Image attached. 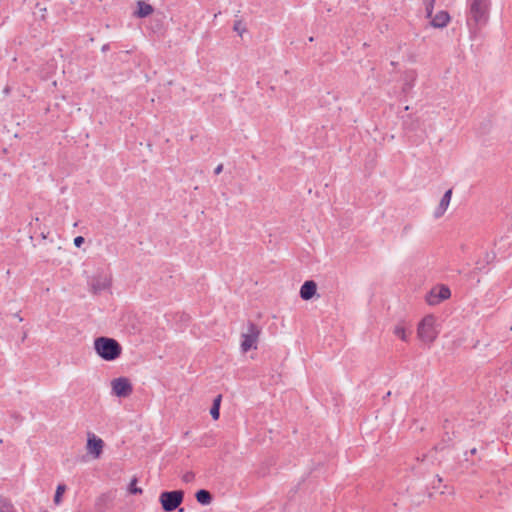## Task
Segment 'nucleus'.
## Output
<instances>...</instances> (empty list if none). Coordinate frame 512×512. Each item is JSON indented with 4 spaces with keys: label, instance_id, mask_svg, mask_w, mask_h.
<instances>
[{
    "label": "nucleus",
    "instance_id": "nucleus-28",
    "mask_svg": "<svg viewBox=\"0 0 512 512\" xmlns=\"http://www.w3.org/2000/svg\"><path fill=\"white\" fill-rule=\"evenodd\" d=\"M495 258V255L492 254L490 255L489 253H486V261L489 262L490 260L494 259Z\"/></svg>",
    "mask_w": 512,
    "mask_h": 512
},
{
    "label": "nucleus",
    "instance_id": "nucleus-12",
    "mask_svg": "<svg viewBox=\"0 0 512 512\" xmlns=\"http://www.w3.org/2000/svg\"><path fill=\"white\" fill-rule=\"evenodd\" d=\"M112 498L108 493H103L99 495L94 503L95 510L97 512H105L108 508V504L111 502Z\"/></svg>",
    "mask_w": 512,
    "mask_h": 512
},
{
    "label": "nucleus",
    "instance_id": "nucleus-17",
    "mask_svg": "<svg viewBox=\"0 0 512 512\" xmlns=\"http://www.w3.org/2000/svg\"><path fill=\"white\" fill-rule=\"evenodd\" d=\"M137 482L138 479L136 477H133L127 487V491L129 494L141 495L143 493V489L137 486Z\"/></svg>",
    "mask_w": 512,
    "mask_h": 512
},
{
    "label": "nucleus",
    "instance_id": "nucleus-21",
    "mask_svg": "<svg viewBox=\"0 0 512 512\" xmlns=\"http://www.w3.org/2000/svg\"><path fill=\"white\" fill-rule=\"evenodd\" d=\"M415 76H412L410 80H406L403 84L402 90L408 93L414 86Z\"/></svg>",
    "mask_w": 512,
    "mask_h": 512
},
{
    "label": "nucleus",
    "instance_id": "nucleus-20",
    "mask_svg": "<svg viewBox=\"0 0 512 512\" xmlns=\"http://www.w3.org/2000/svg\"><path fill=\"white\" fill-rule=\"evenodd\" d=\"M428 17L432 16L435 0H423Z\"/></svg>",
    "mask_w": 512,
    "mask_h": 512
},
{
    "label": "nucleus",
    "instance_id": "nucleus-32",
    "mask_svg": "<svg viewBox=\"0 0 512 512\" xmlns=\"http://www.w3.org/2000/svg\"><path fill=\"white\" fill-rule=\"evenodd\" d=\"M40 11L44 12V11H46V8H40Z\"/></svg>",
    "mask_w": 512,
    "mask_h": 512
},
{
    "label": "nucleus",
    "instance_id": "nucleus-31",
    "mask_svg": "<svg viewBox=\"0 0 512 512\" xmlns=\"http://www.w3.org/2000/svg\"><path fill=\"white\" fill-rule=\"evenodd\" d=\"M390 395H391V392H390V391H388V392H387V394H386V396H384V399H386V398H387V397H389Z\"/></svg>",
    "mask_w": 512,
    "mask_h": 512
},
{
    "label": "nucleus",
    "instance_id": "nucleus-29",
    "mask_svg": "<svg viewBox=\"0 0 512 512\" xmlns=\"http://www.w3.org/2000/svg\"><path fill=\"white\" fill-rule=\"evenodd\" d=\"M477 453V449L476 448H472L470 451H469V454L470 455H476Z\"/></svg>",
    "mask_w": 512,
    "mask_h": 512
},
{
    "label": "nucleus",
    "instance_id": "nucleus-8",
    "mask_svg": "<svg viewBox=\"0 0 512 512\" xmlns=\"http://www.w3.org/2000/svg\"><path fill=\"white\" fill-rule=\"evenodd\" d=\"M104 441L95 434H88L87 450L95 458H99L103 452Z\"/></svg>",
    "mask_w": 512,
    "mask_h": 512
},
{
    "label": "nucleus",
    "instance_id": "nucleus-6",
    "mask_svg": "<svg viewBox=\"0 0 512 512\" xmlns=\"http://www.w3.org/2000/svg\"><path fill=\"white\" fill-rule=\"evenodd\" d=\"M451 297V290L447 285L441 284L434 286L425 296L428 305L436 306L442 301Z\"/></svg>",
    "mask_w": 512,
    "mask_h": 512
},
{
    "label": "nucleus",
    "instance_id": "nucleus-4",
    "mask_svg": "<svg viewBox=\"0 0 512 512\" xmlns=\"http://www.w3.org/2000/svg\"><path fill=\"white\" fill-rule=\"evenodd\" d=\"M417 334L426 343H431L436 339L438 332L435 329V317L433 315H427L421 320Z\"/></svg>",
    "mask_w": 512,
    "mask_h": 512
},
{
    "label": "nucleus",
    "instance_id": "nucleus-27",
    "mask_svg": "<svg viewBox=\"0 0 512 512\" xmlns=\"http://www.w3.org/2000/svg\"><path fill=\"white\" fill-rule=\"evenodd\" d=\"M109 49H110V45L107 43V44H104L102 46L101 51L102 52H107Z\"/></svg>",
    "mask_w": 512,
    "mask_h": 512
},
{
    "label": "nucleus",
    "instance_id": "nucleus-16",
    "mask_svg": "<svg viewBox=\"0 0 512 512\" xmlns=\"http://www.w3.org/2000/svg\"><path fill=\"white\" fill-rule=\"evenodd\" d=\"M67 486L64 483H59L56 487L55 495H54V503L59 505L62 502V496L65 493Z\"/></svg>",
    "mask_w": 512,
    "mask_h": 512
},
{
    "label": "nucleus",
    "instance_id": "nucleus-25",
    "mask_svg": "<svg viewBox=\"0 0 512 512\" xmlns=\"http://www.w3.org/2000/svg\"><path fill=\"white\" fill-rule=\"evenodd\" d=\"M73 242L75 247L80 248L84 244L85 238L83 236H77L74 238Z\"/></svg>",
    "mask_w": 512,
    "mask_h": 512
},
{
    "label": "nucleus",
    "instance_id": "nucleus-10",
    "mask_svg": "<svg viewBox=\"0 0 512 512\" xmlns=\"http://www.w3.org/2000/svg\"><path fill=\"white\" fill-rule=\"evenodd\" d=\"M317 292V284L314 280L305 281L300 288V297L303 300L312 299Z\"/></svg>",
    "mask_w": 512,
    "mask_h": 512
},
{
    "label": "nucleus",
    "instance_id": "nucleus-13",
    "mask_svg": "<svg viewBox=\"0 0 512 512\" xmlns=\"http://www.w3.org/2000/svg\"><path fill=\"white\" fill-rule=\"evenodd\" d=\"M154 11V8L152 5L144 2V1H138L137 2V9L134 12V15L138 18H145L152 14Z\"/></svg>",
    "mask_w": 512,
    "mask_h": 512
},
{
    "label": "nucleus",
    "instance_id": "nucleus-23",
    "mask_svg": "<svg viewBox=\"0 0 512 512\" xmlns=\"http://www.w3.org/2000/svg\"><path fill=\"white\" fill-rule=\"evenodd\" d=\"M194 479L195 474L192 471H188L182 476V481L185 483H191Z\"/></svg>",
    "mask_w": 512,
    "mask_h": 512
},
{
    "label": "nucleus",
    "instance_id": "nucleus-22",
    "mask_svg": "<svg viewBox=\"0 0 512 512\" xmlns=\"http://www.w3.org/2000/svg\"><path fill=\"white\" fill-rule=\"evenodd\" d=\"M233 30L236 31L239 35H242L243 32H245L246 28H245L244 24L242 23V21L237 20L234 23Z\"/></svg>",
    "mask_w": 512,
    "mask_h": 512
},
{
    "label": "nucleus",
    "instance_id": "nucleus-18",
    "mask_svg": "<svg viewBox=\"0 0 512 512\" xmlns=\"http://www.w3.org/2000/svg\"><path fill=\"white\" fill-rule=\"evenodd\" d=\"M0 512H17L10 500L0 498Z\"/></svg>",
    "mask_w": 512,
    "mask_h": 512
},
{
    "label": "nucleus",
    "instance_id": "nucleus-15",
    "mask_svg": "<svg viewBox=\"0 0 512 512\" xmlns=\"http://www.w3.org/2000/svg\"><path fill=\"white\" fill-rule=\"evenodd\" d=\"M222 395H217L212 403L210 408V415L213 420H218L220 417V405H221Z\"/></svg>",
    "mask_w": 512,
    "mask_h": 512
},
{
    "label": "nucleus",
    "instance_id": "nucleus-19",
    "mask_svg": "<svg viewBox=\"0 0 512 512\" xmlns=\"http://www.w3.org/2000/svg\"><path fill=\"white\" fill-rule=\"evenodd\" d=\"M394 334L403 341H407L406 329L403 325H397L394 328Z\"/></svg>",
    "mask_w": 512,
    "mask_h": 512
},
{
    "label": "nucleus",
    "instance_id": "nucleus-5",
    "mask_svg": "<svg viewBox=\"0 0 512 512\" xmlns=\"http://www.w3.org/2000/svg\"><path fill=\"white\" fill-rule=\"evenodd\" d=\"M260 328L257 324L252 321H249L247 324V332L241 335V350L243 352H248L251 349L257 348V340L260 335Z\"/></svg>",
    "mask_w": 512,
    "mask_h": 512
},
{
    "label": "nucleus",
    "instance_id": "nucleus-14",
    "mask_svg": "<svg viewBox=\"0 0 512 512\" xmlns=\"http://www.w3.org/2000/svg\"><path fill=\"white\" fill-rule=\"evenodd\" d=\"M195 498L197 502L203 506L209 505L213 501L212 493L206 489H199L196 491Z\"/></svg>",
    "mask_w": 512,
    "mask_h": 512
},
{
    "label": "nucleus",
    "instance_id": "nucleus-3",
    "mask_svg": "<svg viewBox=\"0 0 512 512\" xmlns=\"http://www.w3.org/2000/svg\"><path fill=\"white\" fill-rule=\"evenodd\" d=\"M185 492L181 489L172 491H163L159 496V502L163 511L172 512L176 510L184 501Z\"/></svg>",
    "mask_w": 512,
    "mask_h": 512
},
{
    "label": "nucleus",
    "instance_id": "nucleus-30",
    "mask_svg": "<svg viewBox=\"0 0 512 512\" xmlns=\"http://www.w3.org/2000/svg\"><path fill=\"white\" fill-rule=\"evenodd\" d=\"M177 509H178V512H184V508H182L180 506Z\"/></svg>",
    "mask_w": 512,
    "mask_h": 512
},
{
    "label": "nucleus",
    "instance_id": "nucleus-11",
    "mask_svg": "<svg viewBox=\"0 0 512 512\" xmlns=\"http://www.w3.org/2000/svg\"><path fill=\"white\" fill-rule=\"evenodd\" d=\"M450 21V15L447 11H439L431 20V25L435 28H444Z\"/></svg>",
    "mask_w": 512,
    "mask_h": 512
},
{
    "label": "nucleus",
    "instance_id": "nucleus-2",
    "mask_svg": "<svg viewBox=\"0 0 512 512\" xmlns=\"http://www.w3.org/2000/svg\"><path fill=\"white\" fill-rule=\"evenodd\" d=\"M94 350L105 361H114L122 354L121 344L116 339L106 336L95 338Z\"/></svg>",
    "mask_w": 512,
    "mask_h": 512
},
{
    "label": "nucleus",
    "instance_id": "nucleus-26",
    "mask_svg": "<svg viewBox=\"0 0 512 512\" xmlns=\"http://www.w3.org/2000/svg\"><path fill=\"white\" fill-rule=\"evenodd\" d=\"M223 170V164H219L215 169H214V174L215 175H219Z\"/></svg>",
    "mask_w": 512,
    "mask_h": 512
},
{
    "label": "nucleus",
    "instance_id": "nucleus-9",
    "mask_svg": "<svg viewBox=\"0 0 512 512\" xmlns=\"http://www.w3.org/2000/svg\"><path fill=\"white\" fill-rule=\"evenodd\" d=\"M453 190L450 188L447 191H445L444 195L442 196L439 205L436 207L434 211V218L438 219L442 217L445 212L447 211L451 197H452Z\"/></svg>",
    "mask_w": 512,
    "mask_h": 512
},
{
    "label": "nucleus",
    "instance_id": "nucleus-1",
    "mask_svg": "<svg viewBox=\"0 0 512 512\" xmlns=\"http://www.w3.org/2000/svg\"><path fill=\"white\" fill-rule=\"evenodd\" d=\"M469 12L467 25L471 29H479L485 26L489 20L490 0H468Z\"/></svg>",
    "mask_w": 512,
    "mask_h": 512
},
{
    "label": "nucleus",
    "instance_id": "nucleus-24",
    "mask_svg": "<svg viewBox=\"0 0 512 512\" xmlns=\"http://www.w3.org/2000/svg\"><path fill=\"white\" fill-rule=\"evenodd\" d=\"M92 287H93L95 292H98V291L106 289L108 287V284H106L104 282L103 283L96 282V283H93Z\"/></svg>",
    "mask_w": 512,
    "mask_h": 512
},
{
    "label": "nucleus",
    "instance_id": "nucleus-7",
    "mask_svg": "<svg viewBox=\"0 0 512 512\" xmlns=\"http://www.w3.org/2000/svg\"><path fill=\"white\" fill-rule=\"evenodd\" d=\"M112 393L119 398H126L133 392L131 381L127 377H118L112 380Z\"/></svg>",
    "mask_w": 512,
    "mask_h": 512
}]
</instances>
